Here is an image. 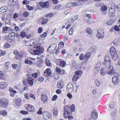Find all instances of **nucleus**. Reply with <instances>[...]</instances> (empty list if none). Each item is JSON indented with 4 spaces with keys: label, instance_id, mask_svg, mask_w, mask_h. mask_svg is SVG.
I'll list each match as a JSON object with an SVG mask.
<instances>
[{
    "label": "nucleus",
    "instance_id": "f257e3e1",
    "mask_svg": "<svg viewBox=\"0 0 120 120\" xmlns=\"http://www.w3.org/2000/svg\"><path fill=\"white\" fill-rule=\"evenodd\" d=\"M104 65L105 67L107 68L106 71V73L110 74L111 75H112L113 73L114 72L113 71V67L112 66H110V62H104Z\"/></svg>",
    "mask_w": 120,
    "mask_h": 120
},
{
    "label": "nucleus",
    "instance_id": "f03ea898",
    "mask_svg": "<svg viewBox=\"0 0 120 120\" xmlns=\"http://www.w3.org/2000/svg\"><path fill=\"white\" fill-rule=\"evenodd\" d=\"M0 106L5 108L8 105V100L5 99L1 100H0Z\"/></svg>",
    "mask_w": 120,
    "mask_h": 120
},
{
    "label": "nucleus",
    "instance_id": "7ed1b4c3",
    "mask_svg": "<svg viewBox=\"0 0 120 120\" xmlns=\"http://www.w3.org/2000/svg\"><path fill=\"white\" fill-rule=\"evenodd\" d=\"M66 89L67 91L68 92L72 93L73 92L74 90L72 84V83H71L68 84L67 86Z\"/></svg>",
    "mask_w": 120,
    "mask_h": 120
},
{
    "label": "nucleus",
    "instance_id": "20e7f679",
    "mask_svg": "<svg viewBox=\"0 0 120 120\" xmlns=\"http://www.w3.org/2000/svg\"><path fill=\"white\" fill-rule=\"evenodd\" d=\"M39 4L42 8H48L49 5V4L48 1H46L45 2H40Z\"/></svg>",
    "mask_w": 120,
    "mask_h": 120
},
{
    "label": "nucleus",
    "instance_id": "39448f33",
    "mask_svg": "<svg viewBox=\"0 0 120 120\" xmlns=\"http://www.w3.org/2000/svg\"><path fill=\"white\" fill-rule=\"evenodd\" d=\"M64 112L68 115L71 114V111L70 107L68 106H65L64 108Z\"/></svg>",
    "mask_w": 120,
    "mask_h": 120
},
{
    "label": "nucleus",
    "instance_id": "423d86ee",
    "mask_svg": "<svg viewBox=\"0 0 120 120\" xmlns=\"http://www.w3.org/2000/svg\"><path fill=\"white\" fill-rule=\"evenodd\" d=\"M98 117L97 113L95 110H93L91 113V118L94 119H96Z\"/></svg>",
    "mask_w": 120,
    "mask_h": 120
},
{
    "label": "nucleus",
    "instance_id": "0eeeda50",
    "mask_svg": "<svg viewBox=\"0 0 120 120\" xmlns=\"http://www.w3.org/2000/svg\"><path fill=\"white\" fill-rule=\"evenodd\" d=\"M49 68H47L44 72V75L45 77H50L51 76V72Z\"/></svg>",
    "mask_w": 120,
    "mask_h": 120
},
{
    "label": "nucleus",
    "instance_id": "6e6552de",
    "mask_svg": "<svg viewBox=\"0 0 120 120\" xmlns=\"http://www.w3.org/2000/svg\"><path fill=\"white\" fill-rule=\"evenodd\" d=\"M113 53L111 54L112 58L114 61H116L118 59L119 57L117 53L115 52H114Z\"/></svg>",
    "mask_w": 120,
    "mask_h": 120
},
{
    "label": "nucleus",
    "instance_id": "1a4fd4ad",
    "mask_svg": "<svg viewBox=\"0 0 120 120\" xmlns=\"http://www.w3.org/2000/svg\"><path fill=\"white\" fill-rule=\"evenodd\" d=\"M15 34L14 32H11L9 34L8 39L12 41L14 40L15 36Z\"/></svg>",
    "mask_w": 120,
    "mask_h": 120
},
{
    "label": "nucleus",
    "instance_id": "9d476101",
    "mask_svg": "<svg viewBox=\"0 0 120 120\" xmlns=\"http://www.w3.org/2000/svg\"><path fill=\"white\" fill-rule=\"evenodd\" d=\"M25 106H27V108H26L27 110L30 112H33L35 111V109L34 107L32 105L30 104L26 105Z\"/></svg>",
    "mask_w": 120,
    "mask_h": 120
},
{
    "label": "nucleus",
    "instance_id": "9b49d317",
    "mask_svg": "<svg viewBox=\"0 0 120 120\" xmlns=\"http://www.w3.org/2000/svg\"><path fill=\"white\" fill-rule=\"evenodd\" d=\"M8 86V83L7 82H2L0 83V87L2 88H4Z\"/></svg>",
    "mask_w": 120,
    "mask_h": 120
},
{
    "label": "nucleus",
    "instance_id": "f8f14e48",
    "mask_svg": "<svg viewBox=\"0 0 120 120\" xmlns=\"http://www.w3.org/2000/svg\"><path fill=\"white\" fill-rule=\"evenodd\" d=\"M17 4V0H10L9 1V4L11 6H14Z\"/></svg>",
    "mask_w": 120,
    "mask_h": 120
},
{
    "label": "nucleus",
    "instance_id": "ddd939ff",
    "mask_svg": "<svg viewBox=\"0 0 120 120\" xmlns=\"http://www.w3.org/2000/svg\"><path fill=\"white\" fill-rule=\"evenodd\" d=\"M76 41L79 45L82 46L83 45L84 42L82 39H77L75 40Z\"/></svg>",
    "mask_w": 120,
    "mask_h": 120
},
{
    "label": "nucleus",
    "instance_id": "4468645a",
    "mask_svg": "<svg viewBox=\"0 0 120 120\" xmlns=\"http://www.w3.org/2000/svg\"><path fill=\"white\" fill-rule=\"evenodd\" d=\"M112 82L114 84H116L119 82V80L118 78L115 77H113L112 79Z\"/></svg>",
    "mask_w": 120,
    "mask_h": 120
},
{
    "label": "nucleus",
    "instance_id": "2eb2a0df",
    "mask_svg": "<svg viewBox=\"0 0 120 120\" xmlns=\"http://www.w3.org/2000/svg\"><path fill=\"white\" fill-rule=\"evenodd\" d=\"M7 8L6 7L4 6L1 7L0 8V14L4 13L7 11Z\"/></svg>",
    "mask_w": 120,
    "mask_h": 120
},
{
    "label": "nucleus",
    "instance_id": "dca6fc26",
    "mask_svg": "<svg viewBox=\"0 0 120 120\" xmlns=\"http://www.w3.org/2000/svg\"><path fill=\"white\" fill-rule=\"evenodd\" d=\"M100 62H98L96 64L95 67V70L96 71H99L100 69Z\"/></svg>",
    "mask_w": 120,
    "mask_h": 120
},
{
    "label": "nucleus",
    "instance_id": "f3484780",
    "mask_svg": "<svg viewBox=\"0 0 120 120\" xmlns=\"http://www.w3.org/2000/svg\"><path fill=\"white\" fill-rule=\"evenodd\" d=\"M91 56V53L90 52L86 53L84 56V59L86 60H88Z\"/></svg>",
    "mask_w": 120,
    "mask_h": 120
},
{
    "label": "nucleus",
    "instance_id": "a211bd4d",
    "mask_svg": "<svg viewBox=\"0 0 120 120\" xmlns=\"http://www.w3.org/2000/svg\"><path fill=\"white\" fill-rule=\"evenodd\" d=\"M114 23V20L112 19L108 20L106 22V23L108 25H112Z\"/></svg>",
    "mask_w": 120,
    "mask_h": 120
},
{
    "label": "nucleus",
    "instance_id": "6ab92c4d",
    "mask_svg": "<svg viewBox=\"0 0 120 120\" xmlns=\"http://www.w3.org/2000/svg\"><path fill=\"white\" fill-rule=\"evenodd\" d=\"M41 96H42L41 99L42 101L44 102H46L47 99V96L45 94L44 95L42 94L41 95Z\"/></svg>",
    "mask_w": 120,
    "mask_h": 120
},
{
    "label": "nucleus",
    "instance_id": "aec40b11",
    "mask_svg": "<svg viewBox=\"0 0 120 120\" xmlns=\"http://www.w3.org/2000/svg\"><path fill=\"white\" fill-rule=\"evenodd\" d=\"M22 57L21 53L18 52V53L16 55L15 58L16 59L19 60L21 59Z\"/></svg>",
    "mask_w": 120,
    "mask_h": 120
},
{
    "label": "nucleus",
    "instance_id": "412c9836",
    "mask_svg": "<svg viewBox=\"0 0 120 120\" xmlns=\"http://www.w3.org/2000/svg\"><path fill=\"white\" fill-rule=\"evenodd\" d=\"M66 65L65 62L64 61H62L60 63V65L61 67H64Z\"/></svg>",
    "mask_w": 120,
    "mask_h": 120
},
{
    "label": "nucleus",
    "instance_id": "4be33fe9",
    "mask_svg": "<svg viewBox=\"0 0 120 120\" xmlns=\"http://www.w3.org/2000/svg\"><path fill=\"white\" fill-rule=\"evenodd\" d=\"M34 80V79H30V78L29 79L28 78V82L30 86H32L33 85Z\"/></svg>",
    "mask_w": 120,
    "mask_h": 120
},
{
    "label": "nucleus",
    "instance_id": "5701e85b",
    "mask_svg": "<svg viewBox=\"0 0 120 120\" xmlns=\"http://www.w3.org/2000/svg\"><path fill=\"white\" fill-rule=\"evenodd\" d=\"M86 32L90 35H92L93 33L92 30L89 28H87L86 29Z\"/></svg>",
    "mask_w": 120,
    "mask_h": 120
},
{
    "label": "nucleus",
    "instance_id": "b1692460",
    "mask_svg": "<svg viewBox=\"0 0 120 120\" xmlns=\"http://www.w3.org/2000/svg\"><path fill=\"white\" fill-rule=\"evenodd\" d=\"M104 34L103 33V34H101L100 33H98L96 35L97 37L99 39L102 38L104 36Z\"/></svg>",
    "mask_w": 120,
    "mask_h": 120
},
{
    "label": "nucleus",
    "instance_id": "393cba45",
    "mask_svg": "<svg viewBox=\"0 0 120 120\" xmlns=\"http://www.w3.org/2000/svg\"><path fill=\"white\" fill-rule=\"evenodd\" d=\"M72 66L73 67L74 69H76L77 68L78 66V65L77 64L76 62L75 61H74L72 63Z\"/></svg>",
    "mask_w": 120,
    "mask_h": 120
},
{
    "label": "nucleus",
    "instance_id": "a878e982",
    "mask_svg": "<svg viewBox=\"0 0 120 120\" xmlns=\"http://www.w3.org/2000/svg\"><path fill=\"white\" fill-rule=\"evenodd\" d=\"M101 11H105L107 10V7L105 5H104L101 8Z\"/></svg>",
    "mask_w": 120,
    "mask_h": 120
},
{
    "label": "nucleus",
    "instance_id": "bb28decb",
    "mask_svg": "<svg viewBox=\"0 0 120 120\" xmlns=\"http://www.w3.org/2000/svg\"><path fill=\"white\" fill-rule=\"evenodd\" d=\"M0 113L4 116H6L7 114V112L6 110H3L0 112Z\"/></svg>",
    "mask_w": 120,
    "mask_h": 120
},
{
    "label": "nucleus",
    "instance_id": "cd10ccee",
    "mask_svg": "<svg viewBox=\"0 0 120 120\" xmlns=\"http://www.w3.org/2000/svg\"><path fill=\"white\" fill-rule=\"evenodd\" d=\"M110 58L108 56H106L105 58L104 62H107L108 61H110Z\"/></svg>",
    "mask_w": 120,
    "mask_h": 120
},
{
    "label": "nucleus",
    "instance_id": "c85d7f7f",
    "mask_svg": "<svg viewBox=\"0 0 120 120\" xmlns=\"http://www.w3.org/2000/svg\"><path fill=\"white\" fill-rule=\"evenodd\" d=\"M106 70L104 68H102L100 72V74L102 75H105V74Z\"/></svg>",
    "mask_w": 120,
    "mask_h": 120
},
{
    "label": "nucleus",
    "instance_id": "c756f323",
    "mask_svg": "<svg viewBox=\"0 0 120 120\" xmlns=\"http://www.w3.org/2000/svg\"><path fill=\"white\" fill-rule=\"evenodd\" d=\"M38 49L39 50L40 53H42L44 52V48L43 47L40 46V45L39 46V47Z\"/></svg>",
    "mask_w": 120,
    "mask_h": 120
},
{
    "label": "nucleus",
    "instance_id": "7c9ffc66",
    "mask_svg": "<svg viewBox=\"0 0 120 120\" xmlns=\"http://www.w3.org/2000/svg\"><path fill=\"white\" fill-rule=\"evenodd\" d=\"M45 63L47 66H50L51 65V64L50 61L48 59H47L45 60Z\"/></svg>",
    "mask_w": 120,
    "mask_h": 120
},
{
    "label": "nucleus",
    "instance_id": "2f4dec72",
    "mask_svg": "<svg viewBox=\"0 0 120 120\" xmlns=\"http://www.w3.org/2000/svg\"><path fill=\"white\" fill-rule=\"evenodd\" d=\"M79 76L77 74H75V75H74L73 77L72 78V80L74 81H76L77 79L79 78Z\"/></svg>",
    "mask_w": 120,
    "mask_h": 120
},
{
    "label": "nucleus",
    "instance_id": "473e14b6",
    "mask_svg": "<svg viewBox=\"0 0 120 120\" xmlns=\"http://www.w3.org/2000/svg\"><path fill=\"white\" fill-rule=\"evenodd\" d=\"M25 63L26 64H32V62L28 60H26L25 61Z\"/></svg>",
    "mask_w": 120,
    "mask_h": 120
},
{
    "label": "nucleus",
    "instance_id": "72a5a7b5",
    "mask_svg": "<svg viewBox=\"0 0 120 120\" xmlns=\"http://www.w3.org/2000/svg\"><path fill=\"white\" fill-rule=\"evenodd\" d=\"M51 46H53V47H55V48H54V49L52 48L53 49L52 50H50L49 49V48H51V46H49V47L48 48V49H47V51H48L49 52L50 51H52L54 50H55V49H56V45H55L54 44H53L52 45H51Z\"/></svg>",
    "mask_w": 120,
    "mask_h": 120
},
{
    "label": "nucleus",
    "instance_id": "f704fd0d",
    "mask_svg": "<svg viewBox=\"0 0 120 120\" xmlns=\"http://www.w3.org/2000/svg\"><path fill=\"white\" fill-rule=\"evenodd\" d=\"M64 44V43L63 42H61L59 43V44L58 45L59 48L60 49L61 47H63Z\"/></svg>",
    "mask_w": 120,
    "mask_h": 120
},
{
    "label": "nucleus",
    "instance_id": "c9c22d12",
    "mask_svg": "<svg viewBox=\"0 0 120 120\" xmlns=\"http://www.w3.org/2000/svg\"><path fill=\"white\" fill-rule=\"evenodd\" d=\"M113 71L114 72L113 73V74L114 77L118 78V77L119 76V74L117 72H114V71L113 70Z\"/></svg>",
    "mask_w": 120,
    "mask_h": 120
},
{
    "label": "nucleus",
    "instance_id": "e433bc0d",
    "mask_svg": "<svg viewBox=\"0 0 120 120\" xmlns=\"http://www.w3.org/2000/svg\"><path fill=\"white\" fill-rule=\"evenodd\" d=\"M26 7L29 10H33L34 8L32 6H30L29 5H26Z\"/></svg>",
    "mask_w": 120,
    "mask_h": 120
},
{
    "label": "nucleus",
    "instance_id": "4c0bfd02",
    "mask_svg": "<svg viewBox=\"0 0 120 120\" xmlns=\"http://www.w3.org/2000/svg\"><path fill=\"white\" fill-rule=\"evenodd\" d=\"M115 49L113 47H112L111 48H110V50L111 54H113V53H114V52H115Z\"/></svg>",
    "mask_w": 120,
    "mask_h": 120
},
{
    "label": "nucleus",
    "instance_id": "58836bf2",
    "mask_svg": "<svg viewBox=\"0 0 120 120\" xmlns=\"http://www.w3.org/2000/svg\"><path fill=\"white\" fill-rule=\"evenodd\" d=\"M82 71L80 70L75 71V74H77L78 75H80V74H82Z\"/></svg>",
    "mask_w": 120,
    "mask_h": 120
},
{
    "label": "nucleus",
    "instance_id": "ea45409f",
    "mask_svg": "<svg viewBox=\"0 0 120 120\" xmlns=\"http://www.w3.org/2000/svg\"><path fill=\"white\" fill-rule=\"evenodd\" d=\"M10 29V27H8L7 26L4 27L2 28V31L3 32L7 30L8 29Z\"/></svg>",
    "mask_w": 120,
    "mask_h": 120
},
{
    "label": "nucleus",
    "instance_id": "a19ab883",
    "mask_svg": "<svg viewBox=\"0 0 120 120\" xmlns=\"http://www.w3.org/2000/svg\"><path fill=\"white\" fill-rule=\"evenodd\" d=\"M115 105V103L113 102H112L110 103L109 105V107L111 109H113Z\"/></svg>",
    "mask_w": 120,
    "mask_h": 120
},
{
    "label": "nucleus",
    "instance_id": "79ce46f5",
    "mask_svg": "<svg viewBox=\"0 0 120 120\" xmlns=\"http://www.w3.org/2000/svg\"><path fill=\"white\" fill-rule=\"evenodd\" d=\"M66 6L68 8L73 7L72 3H67L66 5Z\"/></svg>",
    "mask_w": 120,
    "mask_h": 120
},
{
    "label": "nucleus",
    "instance_id": "37998d69",
    "mask_svg": "<svg viewBox=\"0 0 120 120\" xmlns=\"http://www.w3.org/2000/svg\"><path fill=\"white\" fill-rule=\"evenodd\" d=\"M20 112L23 115H26L28 113V112L27 111L23 110L20 111Z\"/></svg>",
    "mask_w": 120,
    "mask_h": 120
},
{
    "label": "nucleus",
    "instance_id": "c03bdc74",
    "mask_svg": "<svg viewBox=\"0 0 120 120\" xmlns=\"http://www.w3.org/2000/svg\"><path fill=\"white\" fill-rule=\"evenodd\" d=\"M48 21V19H43L41 23L43 24H46Z\"/></svg>",
    "mask_w": 120,
    "mask_h": 120
},
{
    "label": "nucleus",
    "instance_id": "a18cd8bd",
    "mask_svg": "<svg viewBox=\"0 0 120 120\" xmlns=\"http://www.w3.org/2000/svg\"><path fill=\"white\" fill-rule=\"evenodd\" d=\"M33 52L36 55H39L40 53L38 49H36L35 50H34L33 51Z\"/></svg>",
    "mask_w": 120,
    "mask_h": 120
},
{
    "label": "nucleus",
    "instance_id": "49530a36",
    "mask_svg": "<svg viewBox=\"0 0 120 120\" xmlns=\"http://www.w3.org/2000/svg\"><path fill=\"white\" fill-rule=\"evenodd\" d=\"M71 112H74L75 110V107L74 105L72 104L71 105Z\"/></svg>",
    "mask_w": 120,
    "mask_h": 120
},
{
    "label": "nucleus",
    "instance_id": "de8ad7c7",
    "mask_svg": "<svg viewBox=\"0 0 120 120\" xmlns=\"http://www.w3.org/2000/svg\"><path fill=\"white\" fill-rule=\"evenodd\" d=\"M114 30L116 31H118L120 30L119 28L117 25L114 26Z\"/></svg>",
    "mask_w": 120,
    "mask_h": 120
},
{
    "label": "nucleus",
    "instance_id": "09e8293b",
    "mask_svg": "<svg viewBox=\"0 0 120 120\" xmlns=\"http://www.w3.org/2000/svg\"><path fill=\"white\" fill-rule=\"evenodd\" d=\"M42 108L41 107H40L38 111L37 112V114H41L42 113Z\"/></svg>",
    "mask_w": 120,
    "mask_h": 120
},
{
    "label": "nucleus",
    "instance_id": "8fccbe9b",
    "mask_svg": "<svg viewBox=\"0 0 120 120\" xmlns=\"http://www.w3.org/2000/svg\"><path fill=\"white\" fill-rule=\"evenodd\" d=\"M116 39L114 41L112 42L111 44L112 46H114L115 45H117V43L116 42Z\"/></svg>",
    "mask_w": 120,
    "mask_h": 120
},
{
    "label": "nucleus",
    "instance_id": "3c124183",
    "mask_svg": "<svg viewBox=\"0 0 120 120\" xmlns=\"http://www.w3.org/2000/svg\"><path fill=\"white\" fill-rule=\"evenodd\" d=\"M26 35V33L24 32H21V36L22 37H24Z\"/></svg>",
    "mask_w": 120,
    "mask_h": 120
},
{
    "label": "nucleus",
    "instance_id": "603ef678",
    "mask_svg": "<svg viewBox=\"0 0 120 120\" xmlns=\"http://www.w3.org/2000/svg\"><path fill=\"white\" fill-rule=\"evenodd\" d=\"M95 83L97 86H98L100 84V83L97 80H95Z\"/></svg>",
    "mask_w": 120,
    "mask_h": 120
},
{
    "label": "nucleus",
    "instance_id": "864d4df0",
    "mask_svg": "<svg viewBox=\"0 0 120 120\" xmlns=\"http://www.w3.org/2000/svg\"><path fill=\"white\" fill-rule=\"evenodd\" d=\"M28 93H25L24 94V97L27 99H30L29 96H28Z\"/></svg>",
    "mask_w": 120,
    "mask_h": 120
},
{
    "label": "nucleus",
    "instance_id": "5fc2aeb1",
    "mask_svg": "<svg viewBox=\"0 0 120 120\" xmlns=\"http://www.w3.org/2000/svg\"><path fill=\"white\" fill-rule=\"evenodd\" d=\"M9 90L10 92H11L15 94L16 93V91L14 90L13 89L11 88V87H10L9 88Z\"/></svg>",
    "mask_w": 120,
    "mask_h": 120
},
{
    "label": "nucleus",
    "instance_id": "6e6d98bb",
    "mask_svg": "<svg viewBox=\"0 0 120 120\" xmlns=\"http://www.w3.org/2000/svg\"><path fill=\"white\" fill-rule=\"evenodd\" d=\"M57 98V96L56 95H54L52 97V101H55L56 100Z\"/></svg>",
    "mask_w": 120,
    "mask_h": 120
},
{
    "label": "nucleus",
    "instance_id": "4d7b16f0",
    "mask_svg": "<svg viewBox=\"0 0 120 120\" xmlns=\"http://www.w3.org/2000/svg\"><path fill=\"white\" fill-rule=\"evenodd\" d=\"M53 114L55 115H56L57 114V109H55L52 110Z\"/></svg>",
    "mask_w": 120,
    "mask_h": 120
},
{
    "label": "nucleus",
    "instance_id": "13d9d810",
    "mask_svg": "<svg viewBox=\"0 0 120 120\" xmlns=\"http://www.w3.org/2000/svg\"><path fill=\"white\" fill-rule=\"evenodd\" d=\"M109 5H110L111 6L110 8L111 9H113L114 8H115V5L114 3H112L110 4Z\"/></svg>",
    "mask_w": 120,
    "mask_h": 120
},
{
    "label": "nucleus",
    "instance_id": "bf43d9fd",
    "mask_svg": "<svg viewBox=\"0 0 120 120\" xmlns=\"http://www.w3.org/2000/svg\"><path fill=\"white\" fill-rule=\"evenodd\" d=\"M29 1L25 0H23L22 2V3L24 4H26L29 3Z\"/></svg>",
    "mask_w": 120,
    "mask_h": 120
},
{
    "label": "nucleus",
    "instance_id": "052dcab7",
    "mask_svg": "<svg viewBox=\"0 0 120 120\" xmlns=\"http://www.w3.org/2000/svg\"><path fill=\"white\" fill-rule=\"evenodd\" d=\"M47 115H46V118H50L51 117L50 114L49 113H47Z\"/></svg>",
    "mask_w": 120,
    "mask_h": 120
},
{
    "label": "nucleus",
    "instance_id": "680f3d73",
    "mask_svg": "<svg viewBox=\"0 0 120 120\" xmlns=\"http://www.w3.org/2000/svg\"><path fill=\"white\" fill-rule=\"evenodd\" d=\"M43 29L41 28V27H40L39 28L38 30V33H41L43 30Z\"/></svg>",
    "mask_w": 120,
    "mask_h": 120
},
{
    "label": "nucleus",
    "instance_id": "e2e57ef3",
    "mask_svg": "<svg viewBox=\"0 0 120 120\" xmlns=\"http://www.w3.org/2000/svg\"><path fill=\"white\" fill-rule=\"evenodd\" d=\"M84 58V56L83 54H81L79 57V59L81 60H82Z\"/></svg>",
    "mask_w": 120,
    "mask_h": 120
},
{
    "label": "nucleus",
    "instance_id": "0e129e2a",
    "mask_svg": "<svg viewBox=\"0 0 120 120\" xmlns=\"http://www.w3.org/2000/svg\"><path fill=\"white\" fill-rule=\"evenodd\" d=\"M44 80V78L42 77H40L38 79V81L40 82H42Z\"/></svg>",
    "mask_w": 120,
    "mask_h": 120
},
{
    "label": "nucleus",
    "instance_id": "69168bd1",
    "mask_svg": "<svg viewBox=\"0 0 120 120\" xmlns=\"http://www.w3.org/2000/svg\"><path fill=\"white\" fill-rule=\"evenodd\" d=\"M23 15L24 17H26L29 16V14L27 12H25L23 13Z\"/></svg>",
    "mask_w": 120,
    "mask_h": 120
},
{
    "label": "nucleus",
    "instance_id": "338daca9",
    "mask_svg": "<svg viewBox=\"0 0 120 120\" xmlns=\"http://www.w3.org/2000/svg\"><path fill=\"white\" fill-rule=\"evenodd\" d=\"M47 35V33L46 32H44L43 34L41 35L40 36L41 37H45Z\"/></svg>",
    "mask_w": 120,
    "mask_h": 120
},
{
    "label": "nucleus",
    "instance_id": "774afa93",
    "mask_svg": "<svg viewBox=\"0 0 120 120\" xmlns=\"http://www.w3.org/2000/svg\"><path fill=\"white\" fill-rule=\"evenodd\" d=\"M56 71L60 73L61 72V70L60 68L58 67H56Z\"/></svg>",
    "mask_w": 120,
    "mask_h": 120
}]
</instances>
